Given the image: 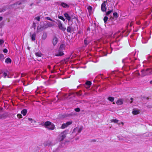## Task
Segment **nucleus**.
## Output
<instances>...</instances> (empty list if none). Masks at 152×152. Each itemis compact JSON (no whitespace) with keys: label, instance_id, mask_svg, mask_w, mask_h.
<instances>
[{"label":"nucleus","instance_id":"1","mask_svg":"<svg viewBox=\"0 0 152 152\" xmlns=\"http://www.w3.org/2000/svg\"><path fill=\"white\" fill-rule=\"evenodd\" d=\"M137 53L133 52L129 54L128 57L122 60L124 65L122 69L126 71H128L132 69L131 66L134 65V68H137L140 66L139 60L137 59Z\"/></svg>","mask_w":152,"mask_h":152},{"label":"nucleus","instance_id":"2","mask_svg":"<svg viewBox=\"0 0 152 152\" xmlns=\"http://www.w3.org/2000/svg\"><path fill=\"white\" fill-rule=\"evenodd\" d=\"M119 43L116 41H112L110 43V46H107L103 50L99 51L100 56H103L107 55V54H110L112 50L114 51L119 49Z\"/></svg>","mask_w":152,"mask_h":152},{"label":"nucleus","instance_id":"3","mask_svg":"<svg viewBox=\"0 0 152 152\" xmlns=\"http://www.w3.org/2000/svg\"><path fill=\"white\" fill-rule=\"evenodd\" d=\"M46 72V70H44V71H42V70H39L37 72V73H38V74L36 76V79L38 80L39 79L40 80V78L41 77L44 79H47V80L44 82V83L46 85H48L50 84V81L49 80V79L47 78V77L45 75H42V74L45 72Z\"/></svg>","mask_w":152,"mask_h":152},{"label":"nucleus","instance_id":"4","mask_svg":"<svg viewBox=\"0 0 152 152\" xmlns=\"http://www.w3.org/2000/svg\"><path fill=\"white\" fill-rule=\"evenodd\" d=\"M65 44H61L59 48L58 53L56 54L55 55L57 56H59L64 55V53L65 50Z\"/></svg>","mask_w":152,"mask_h":152},{"label":"nucleus","instance_id":"5","mask_svg":"<svg viewBox=\"0 0 152 152\" xmlns=\"http://www.w3.org/2000/svg\"><path fill=\"white\" fill-rule=\"evenodd\" d=\"M44 126L45 128L49 130H54L55 128L54 124L49 121H47L45 122L44 124Z\"/></svg>","mask_w":152,"mask_h":152},{"label":"nucleus","instance_id":"6","mask_svg":"<svg viewBox=\"0 0 152 152\" xmlns=\"http://www.w3.org/2000/svg\"><path fill=\"white\" fill-rule=\"evenodd\" d=\"M142 75L143 76L146 75H149L152 74V68H149L146 69V70L142 69L141 71Z\"/></svg>","mask_w":152,"mask_h":152},{"label":"nucleus","instance_id":"7","mask_svg":"<svg viewBox=\"0 0 152 152\" xmlns=\"http://www.w3.org/2000/svg\"><path fill=\"white\" fill-rule=\"evenodd\" d=\"M68 131L66 130H65L61 132L59 135L58 140L60 141L63 140L66 137V135L67 134Z\"/></svg>","mask_w":152,"mask_h":152},{"label":"nucleus","instance_id":"8","mask_svg":"<svg viewBox=\"0 0 152 152\" xmlns=\"http://www.w3.org/2000/svg\"><path fill=\"white\" fill-rule=\"evenodd\" d=\"M56 21L57 23H56L58 25L59 29L62 31L63 32L65 33L66 28L63 26L61 21L59 20H57Z\"/></svg>","mask_w":152,"mask_h":152},{"label":"nucleus","instance_id":"9","mask_svg":"<svg viewBox=\"0 0 152 152\" xmlns=\"http://www.w3.org/2000/svg\"><path fill=\"white\" fill-rule=\"evenodd\" d=\"M83 129V127L81 126L80 127H76L75 128L73 131V133H76V135L80 133Z\"/></svg>","mask_w":152,"mask_h":152},{"label":"nucleus","instance_id":"10","mask_svg":"<svg viewBox=\"0 0 152 152\" xmlns=\"http://www.w3.org/2000/svg\"><path fill=\"white\" fill-rule=\"evenodd\" d=\"M53 26V25L49 21H47L45 23H43V25L41 28L45 29L49 27H51Z\"/></svg>","mask_w":152,"mask_h":152},{"label":"nucleus","instance_id":"11","mask_svg":"<svg viewBox=\"0 0 152 152\" xmlns=\"http://www.w3.org/2000/svg\"><path fill=\"white\" fill-rule=\"evenodd\" d=\"M82 93L81 91H80L78 92H71L69 94L68 96H70L71 95H72V96H74L76 95L78 96H80L82 95Z\"/></svg>","mask_w":152,"mask_h":152},{"label":"nucleus","instance_id":"12","mask_svg":"<svg viewBox=\"0 0 152 152\" xmlns=\"http://www.w3.org/2000/svg\"><path fill=\"white\" fill-rule=\"evenodd\" d=\"M64 15L66 19L69 21H70L71 17H72V15H70L67 12H65Z\"/></svg>","mask_w":152,"mask_h":152},{"label":"nucleus","instance_id":"13","mask_svg":"<svg viewBox=\"0 0 152 152\" xmlns=\"http://www.w3.org/2000/svg\"><path fill=\"white\" fill-rule=\"evenodd\" d=\"M72 123V121H68L66 123H64L62 125L61 128L62 129H64L66 127L69 125L71 124Z\"/></svg>","mask_w":152,"mask_h":152},{"label":"nucleus","instance_id":"14","mask_svg":"<svg viewBox=\"0 0 152 152\" xmlns=\"http://www.w3.org/2000/svg\"><path fill=\"white\" fill-rule=\"evenodd\" d=\"M10 74V72L8 71H7L6 72H4L3 73H2L1 74V76L2 77H4V78H6L7 77L8 78H11V77L9 76V75Z\"/></svg>","mask_w":152,"mask_h":152},{"label":"nucleus","instance_id":"15","mask_svg":"<svg viewBox=\"0 0 152 152\" xmlns=\"http://www.w3.org/2000/svg\"><path fill=\"white\" fill-rule=\"evenodd\" d=\"M91 42V40L90 39H88L87 38L85 39L84 40V47H86L88 44Z\"/></svg>","mask_w":152,"mask_h":152},{"label":"nucleus","instance_id":"16","mask_svg":"<svg viewBox=\"0 0 152 152\" xmlns=\"http://www.w3.org/2000/svg\"><path fill=\"white\" fill-rule=\"evenodd\" d=\"M91 84V83L90 81H87L86 82L84 85V86L86 88L88 89L90 88Z\"/></svg>","mask_w":152,"mask_h":152},{"label":"nucleus","instance_id":"17","mask_svg":"<svg viewBox=\"0 0 152 152\" xmlns=\"http://www.w3.org/2000/svg\"><path fill=\"white\" fill-rule=\"evenodd\" d=\"M106 4L105 2H104L101 5V9L103 12H105L107 8L106 7Z\"/></svg>","mask_w":152,"mask_h":152},{"label":"nucleus","instance_id":"18","mask_svg":"<svg viewBox=\"0 0 152 152\" xmlns=\"http://www.w3.org/2000/svg\"><path fill=\"white\" fill-rule=\"evenodd\" d=\"M73 29V27L71 26H69L67 27L66 29L67 32L68 33H71L72 32V30Z\"/></svg>","mask_w":152,"mask_h":152},{"label":"nucleus","instance_id":"19","mask_svg":"<svg viewBox=\"0 0 152 152\" xmlns=\"http://www.w3.org/2000/svg\"><path fill=\"white\" fill-rule=\"evenodd\" d=\"M36 36V34L35 32H34L32 34L30 35V37L32 41H34L35 39Z\"/></svg>","mask_w":152,"mask_h":152},{"label":"nucleus","instance_id":"20","mask_svg":"<svg viewBox=\"0 0 152 152\" xmlns=\"http://www.w3.org/2000/svg\"><path fill=\"white\" fill-rule=\"evenodd\" d=\"M129 43L130 46L131 47H134L135 45V41H134L132 43V41L130 40V41H129Z\"/></svg>","mask_w":152,"mask_h":152},{"label":"nucleus","instance_id":"21","mask_svg":"<svg viewBox=\"0 0 152 152\" xmlns=\"http://www.w3.org/2000/svg\"><path fill=\"white\" fill-rule=\"evenodd\" d=\"M58 42V39L55 37H54L53 39V45L55 46Z\"/></svg>","mask_w":152,"mask_h":152},{"label":"nucleus","instance_id":"22","mask_svg":"<svg viewBox=\"0 0 152 152\" xmlns=\"http://www.w3.org/2000/svg\"><path fill=\"white\" fill-rule=\"evenodd\" d=\"M108 10H109L106 13V15L107 16H109L110 14L113 12V9L112 8L110 10L109 8H108Z\"/></svg>","mask_w":152,"mask_h":152},{"label":"nucleus","instance_id":"23","mask_svg":"<svg viewBox=\"0 0 152 152\" xmlns=\"http://www.w3.org/2000/svg\"><path fill=\"white\" fill-rule=\"evenodd\" d=\"M5 62L7 64H11L12 62V60L10 58L8 57L6 59Z\"/></svg>","mask_w":152,"mask_h":152},{"label":"nucleus","instance_id":"24","mask_svg":"<svg viewBox=\"0 0 152 152\" xmlns=\"http://www.w3.org/2000/svg\"><path fill=\"white\" fill-rule=\"evenodd\" d=\"M61 5L64 8H68L69 5L64 2L61 3Z\"/></svg>","mask_w":152,"mask_h":152},{"label":"nucleus","instance_id":"25","mask_svg":"<svg viewBox=\"0 0 152 152\" xmlns=\"http://www.w3.org/2000/svg\"><path fill=\"white\" fill-rule=\"evenodd\" d=\"M123 102V101L121 99H118L116 102V103L118 105H121Z\"/></svg>","mask_w":152,"mask_h":152},{"label":"nucleus","instance_id":"26","mask_svg":"<svg viewBox=\"0 0 152 152\" xmlns=\"http://www.w3.org/2000/svg\"><path fill=\"white\" fill-rule=\"evenodd\" d=\"M27 112V111L26 109H24L21 111V113L23 116H25L26 115Z\"/></svg>","mask_w":152,"mask_h":152},{"label":"nucleus","instance_id":"27","mask_svg":"<svg viewBox=\"0 0 152 152\" xmlns=\"http://www.w3.org/2000/svg\"><path fill=\"white\" fill-rule=\"evenodd\" d=\"M140 113V111L138 110H134L132 111V113L134 115H137Z\"/></svg>","mask_w":152,"mask_h":152},{"label":"nucleus","instance_id":"28","mask_svg":"<svg viewBox=\"0 0 152 152\" xmlns=\"http://www.w3.org/2000/svg\"><path fill=\"white\" fill-rule=\"evenodd\" d=\"M148 39L147 38L142 37V42L143 43H146L148 41Z\"/></svg>","mask_w":152,"mask_h":152},{"label":"nucleus","instance_id":"29","mask_svg":"<svg viewBox=\"0 0 152 152\" xmlns=\"http://www.w3.org/2000/svg\"><path fill=\"white\" fill-rule=\"evenodd\" d=\"M35 55L39 57H41L42 56V53L40 52H38L35 53Z\"/></svg>","mask_w":152,"mask_h":152},{"label":"nucleus","instance_id":"30","mask_svg":"<svg viewBox=\"0 0 152 152\" xmlns=\"http://www.w3.org/2000/svg\"><path fill=\"white\" fill-rule=\"evenodd\" d=\"M6 113H3L1 114V113H0V118H5L6 117Z\"/></svg>","mask_w":152,"mask_h":152},{"label":"nucleus","instance_id":"31","mask_svg":"<svg viewBox=\"0 0 152 152\" xmlns=\"http://www.w3.org/2000/svg\"><path fill=\"white\" fill-rule=\"evenodd\" d=\"M107 99L109 100L111 102H113L114 100V98L111 96L109 97Z\"/></svg>","mask_w":152,"mask_h":152},{"label":"nucleus","instance_id":"32","mask_svg":"<svg viewBox=\"0 0 152 152\" xmlns=\"http://www.w3.org/2000/svg\"><path fill=\"white\" fill-rule=\"evenodd\" d=\"M47 37V34L46 33H44L43 34L42 38V39H45Z\"/></svg>","mask_w":152,"mask_h":152},{"label":"nucleus","instance_id":"33","mask_svg":"<svg viewBox=\"0 0 152 152\" xmlns=\"http://www.w3.org/2000/svg\"><path fill=\"white\" fill-rule=\"evenodd\" d=\"M113 15L115 18H117L118 17V13L116 12H114L113 13Z\"/></svg>","mask_w":152,"mask_h":152},{"label":"nucleus","instance_id":"34","mask_svg":"<svg viewBox=\"0 0 152 152\" xmlns=\"http://www.w3.org/2000/svg\"><path fill=\"white\" fill-rule=\"evenodd\" d=\"M117 72L116 71H113L112 73V75L113 76H117L116 74H117Z\"/></svg>","mask_w":152,"mask_h":152},{"label":"nucleus","instance_id":"35","mask_svg":"<svg viewBox=\"0 0 152 152\" xmlns=\"http://www.w3.org/2000/svg\"><path fill=\"white\" fill-rule=\"evenodd\" d=\"M20 74L18 73H15L14 76V78H17L19 77L20 75Z\"/></svg>","mask_w":152,"mask_h":152},{"label":"nucleus","instance_id":"36","mask_svg":"<svg viewBox=\"0 0 152 152\" xmlns=\"http://www.w3.org/2000/svg\"><path fill=\"white\" fill-rule=\"evenodd\" d=\"M108 18L107 16H105L104 18V21L105 23H106L108 20Z\"/></svg>","mask_w":152,"mask_h":152},{"label":"nucleus","instance_id":"37","mask_svg":"<svg viewBox=\"0 0 152 152\" xmlns=\"http://www.w3.org/2000/svg\"><path fill=\"white\" fill-rule=\"evenodd\" d=\"M111 122H114V123H117L118 122V120H117V119H112L111 120Z\"/></svg>","mask_w":152,"mask_h":152},{"label":"nucleus","instance_id":"38","mask_svg":"<svg viewBox=\"0 0 152 152\" xmlns=\"http://www.w3.org/2000/svg\"><path fill=\"white\" fill-rule=\"evenodd\" d=\"M4 58V55L0 53V59L3 60Z\"/></svg>","mask_w":152,"mask_h":152},{"label":"nucleus","instance_id":"39","mask_svg":"<svg viewBox=\"0 0 152 152\" xmlns=\"http://www.w3.org/2000/svg\"><path fill=\"white\" fill-rule=\"evenodd\" d=\"M34 19L35 20H36L38 21H39L40 20V17L39 16H38L37 17H36Z\"/></svg>","mask_w":152,"mask_h":152},{"label":"nucleus","instance_id":"40","mask_svg":"<svg viewBox=\"0 0 152 152\" xmlns=\"http://www.w3.org/2000/svg\"><path fill=\"white\" fill-rule=\"evenodd\" d=\"M75 111L77 112H78L80 111V109L79 108H77L75 109Z\"/></svg>","mask_w":152,"mask_h":152},{"label":"nucleus","instance_id":"41","mask_svg":"<svg viewBox=\"0 0 152 152\" xmlns=\"http://www.w3.org/2000/svg\"><path fill=\"white\" fill-rule=\"evenodd\" d=\"M17 116H18V117L19 118H22V115L20 114H18L17 115Z\"/></svg>","mask_w":152,"mask_h":152},{"label":"nucleus","instance_id":"42","mask_svg":"<svg viewBox=\"0 0 152 152\" xmlns=\"http://www.w3.org/2000/svg\"><path fill=\"white\" fill-rule=\"evenodd\" d=\"M45 19H47V20H50L51 21H52L53 20L52 19H51L50 17H47L45 18Z\"/></svg>","mask_w":152,"mask_h":152},{"label":"nucleus","instance_id":"43","mask_svg":"<svg viewBox=\"0 0 152 152\" xmlns=\"http://www.w3.org/2000/svg\"><path fill=\"white\" fill-rule=\"evenodd\" d=\"M83 33L82 31L81 30H79L78 31L77 34H82Z\"/></svg>","mask_w":152,"mask_h":152},{"label":"nucleus","instance_id":"44","mask_svg":"<svg viewBox=\"0 0 152 152\" xmlns=\"http://www.w3.org/2000/svg\"><path fill=\"white\" fill-rule=\"evenodd\" d=\"M3 42L4 41L3 40L1 39L0 40V45H2Z\"/></svg>","mask_w":152,"mask_h":152},{"label":"nucleus","instance_id":"45","mask_svg":"<svg viewBox=\"0 0 152 152\" xmlns=\"http://www.w3.org/2000/svg\"><path fill=\"white\" fill-rule=\"evenodd\" d=\"M21 4V3L18 1L16 3H15L14 5H20Z\"/></svg>","mask_w":152,"mask_h":152},{"label":"nucleus","instance_id":"46","mask_svg":"<svg viewBox=\"0 0 152 152\" xmlns=\"http://www.w3.org/2000/svg\"><path fill=\"white\" fill-rule=\"evenodd\" d=\"M129 34V32H128V31H127L125 33V34H123L124 36H127Z\"/></svg>","mask_w":152,"mask_h":152},{"label":"nucleus","instance_id":"47","mask_svg":"<svg viewBox=\"0 0 152 152\" xmlns=\"http://www.w3.org/2000/svg\"><path fill=\"white\" fill-rule=\"evenodd\" d=\"M63 16H59V15H58V18L61 19L62 20V18H63Z\"/></svg>","mask_w":152,"mask_h":152},{"label":"nucleus","instance_id":"48","mask_svg":"<svg viewBox=\"0 0 152 152\" xmlns=\"http://www.w3.org/2000/svg\"><path fill=\"white\" fill-rule=\"evenodd\" d=\"M3 52L5 53H7L8 51L6 49H4L3 50Z\"/></svg>","mask_w":152,"mask_h":152},{"label":"nucleus","instance_id":"49","mask_svg":"<svg viewBox=\"0 0 152 152\" xmlns=\"http://www.w3.org/2000/svg\"><path fill=\"white\" fill-rule=\"evenodd\" d=\"M50 145V144H46L45 143L44 144V146H48V145Z\"/></svg>","mask_w":152,"mask_h":152},{"label":"nucleus","instance_id":"50","mask_svg":"<svg viewBox=\"0 0 152 152\" xmlns=\"http://www.w3.org/2000/svg\"><path fill=\"white\" fill-rule=\"evenodd\" d=\"M67 94H63V96H64L65 97H67Z\"/></svg>","mask_w":152,"mask_h":152},{"label":"nucleus","instance_id":"51","mask_svg":"<svg viewBox=\"0 0 152 152\" xmlns=\"http://www.w3.org/2000/svg\"><path fill=\"white\" fill-rule=\"evenodd\" d=\"M19 81H20V80L19 79V80H15V82L16 83H18L19 82Z\"/></svg>","mask_w":152,"mask_h":152},{"label":"nucleus","instance_id":"52","mask_svg":"<svg viewBox=\"0 0 152 152\" xmlns=\"http://www.w3.org/2000/svg\"><path fill=\"white\" fill-rule=\"evenodd\" d=\"M28 120L31 122H32L33 120L31 118H28Z\"/></svg>","mask_w":152,"mask_h":152},{"label":"nucleus","instance_id":"53","mask_svg":"<svg viewBox=\"0 0 152 152\" xmlns=\"http://www.w3.org/2000/svg\"><path fill=\"white\" fill-rule=\"evenodd\" d=\"M62 20L64 22L65 21V19L63 17Z\"/></svg>","mask_w":152,"mask_h":152},{"label":"nucleus","instance_id":"54","mask_svg":"<svg viewBox=\"0 0 152 152\" xmlns=\"http://www.w3.org/2000/svg\"><path fill=\"white\" fill-rule=\"evenodd\" d=\"M3 19L2 17H0V21H1Z\"/></svg>","mask_w":152,"mask_h":152},{"label":"nucleus","instance_id":"55","mask_svg":"<svg viewBox=\"0 0 152 152\" xmlns=\"http://www.w3.org/2000/svg\"><path fill=\"white\" fill-rule=\"evenodd\" d=\"M126 31H122V32L123 33V34H124V33H125L126 32Z\"/></svg>","mask_w":152,"mask_h":152},{"label":"nucleus","instance_id":"56","mask_svg":"<svg viewBox=\"0 0 152 152\" xmlns=\"http://www.w3.org/2000/svg\"><path fill=\"white\" fill-rule=\"evenodd\" d=\"M39 26H38V27H37V30H38V31H39Z\"/></svg>","mask_w":152,"mask_h":152},{"label":"nucleus","instance_id":"57","mask_svg":"<svg viewBox=\"0 0 152 152\" xmlns=\"http://www.w3.org/2000/svg\"><path fill=\"white\" fill-rule=\"evenodd\" d=\"M145 62H146V63H147L148 62H147V61H145H145H143V63H145Z\"/></svg>","mask_w":152,"mask_h":152},{"label":"nucleus","instance_id":"58","mask_svg":"<svg viewBox=\"0 0 152 152\" xmlns=\"http://www.w3.org/2000/svg\"><path fill=\"white\" fill-rule=\"evenodd\" d=\"M150 83L151 84H152V80L150 81Z\"/></svg>","mask_w":152,"mask_h":152},{"label":"nucleus","instance_id":"59","mask_svg":"<svg viewBox=\"0 0 152 152\" xmlns=\"http://www.w3.org/2000/svg\"><path fill=\"white\" fill-rule=\"evenodd\" d=\"M132 23H131L130 24V26H132Z\"/></svg>","mask_w":152,"mask_h":152},{"label":"nucleus","instance_id":"60","mask_svg":"<svg viewBox=\"0 0 152 152\" xmlns=\"http://www.w3.org/2000/svg\"><path fill=\"white\" fill-rule=\"evenodd\" d=\"M131 99L132 100V99H133V98H131Z\"/></svg>","mask_w":152,"mask_h":152},{"label":"nucleus","instance_id":"61","mask_svg":"<svg viewBox=\"0 0 152 152\" xmlns=\"http://www.w3.org/2000/svg\"><path fill=\"white\" fill-rule=\"evenodd\" d=\"M137 24H139V22H138V23L137 22Z\"/></svg>","mask_w":152,"mask_h":152},{"label":"nucleus","instance_id":"62","mask_svg":"<svg viewBox=\"0 0 152 152\" xmlns=\"http://www.w3.org/2000/svg\"><path fill=\"white\" fill-rule=\"evenodd\" d=\"M143 66L144 67H145V65H144V64L143 65Z\"/></svg>","mask_w":152,"mask_h":152},{"label":"nucleus","instance_id":"63","mask_svg":"<svg viewBox=\"0 0 152 152\" xmlns=\"http://www.w3.org/2000/svg\"><path fill=\"white\" fill-rule=\"evenodd\" d=\"M49 67H50V66H48V67L49 68Z\"/></svg>","mask_w":152,"mask_h":152},{"label":"nucleus","instance_id":"64","mask_svg":"<svg viewBox=\"0 0 152 152\" xmlns=\"http://www.w3.org/2000/svg\"><path fill=\"white\" fill-rule=\"evenodd\" d=\"M33 24H35L34 23H33Z\"/></svg>","mask_w":152,"mask_h":152}]
</instances>
